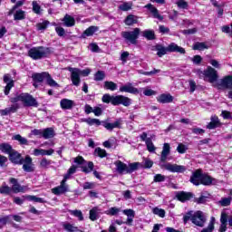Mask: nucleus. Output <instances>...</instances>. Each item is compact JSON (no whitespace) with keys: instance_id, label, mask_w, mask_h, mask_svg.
Masks as SVG:
<instances>
[{"instance_id":"obj_36","label":"nucleus","mask_w":232,"mask_h":232,"mask_svg":"<svg viewBox=\"0 0 232 232\" xmlns=\"http://www.w3.org/2000/svg\"><path fill=\"white\" fill-rule=\"evenodd\" d=\"M118 8L119 10H121V12H130V10L133 8V2H124L120 5Z\"/></svg>"},{"instance_id":"obj_41","label":"nucleus","mask_w":232,"mask_h":232,"mask_svg":"<svg viewBox=\"0 0 232 232\" xmlns=\"http://www.w3.org/2000/svg\"><path fill=\"white\" fill-rule=\"evenodd\" d=\"M208 48L209 47L204 42H197L193 45V50H198L199 52H202L203 50H208Z\"/></svg>"},{"instance_id":"obj_38","label":"nucleus","mask_w":232,"mask_h":232,"mask_svg":"<svg viewBox=\"0 0 232 232\" xmlns=\"http://www.w3.org/2000/svg\"><path fill=\"white\" fill-rule=\"evenodd\" d=\"M104 90H110L111 92H115L117 90V83L110 81H105L103 83Z\"/></svg>"},{"instance_id":"obj_34","label":"nucleus","mask_w":232,"mask_h":232,"mask_svg":"<svg viewBox=\"0 0 232 232\" xmlns=\"http://www.w3.org/2000/svg\"><path fill=\"white\" fill-rule=\"evenodd\" d=\"M24 198H27L29 201L38 202L39 204H46V199L43 198H37V196H23Z\"/></svg>"},{"instance_id":"obj_20","label":"nucleus","mask_w":232,"mask_h":232,"mask_svg":"<svg viewBox=\"0 0 232 232\" xmlns=\"http://www.w3.org/2000/svg\"><path fill=\"white\" fill-rule=\"evenodd\" d=\"M170 153H171V146L169 145V143H164L160 161L165 164L166 160H168V156Z\"/></svg>"},{"instance_id":"obj_6","label":"nucleus","mask_w":232,"mask_h":232,"mask_svg":"<svg viewBox=\"0 0 232 232\" xmlns=\"http://www.w3.org/2000/svg\"><path fill=\"white\" fill-rule=\"evenodd\" d=\"M198 73L200 78L204 79V81L208 79L210 84H213V82H217L218 81V72H217V70H215V68L211 66H208L207 69H205L204 71L199 70Z\"/></svg>"},{"instance_id":"obj_42","label":"nucleus","mask_w":232,"mask_h":232,"mask_svg":"<svg viewBox=\"0 0 232 232\" xmlns=\"http://www.w3.org/2000/svg\"><path fill=\"white\" fill-rule=\"evenodd\" d=\"M93 168H95L93 161H88L87 167L82 166V171L85 174L92 173V171H93Z\"/></svg>"},{"instance_id":"obj_16","label":"nucleus","mask_w":232,"mask_h":232,"mask_svg":"<svg viewBox=\"0 0 232 232\" xmlns=\"http://www.w3.org/2000/svg\"><path fill=\"white\" fill-rule=\"evenodd\" d=\"M120 92L131 93L132 95H139V93H140V91H139L137 87H133L131 82H128L127 84L121 86Z\"/></svg>"},{"instance_id":"obj_25","label":"nucleus","mask_w":232,"mask_h":232,"mask_svg":"<svg viewBox=\"0 0 232 232\" xmlns=\"http://www.w3.org/2000/svg\"><path fill=\"white\" fill-rule=\"evenodd\" d=\"M145 8H148V10H150V12L152 14L154 19H159L160 21H162L164 19V16H162V15H160V14H159V9H157V7L153 6V5L148 4L145 5Z\"/></svg>"},{"instance_id":"obj_3","label":"nucleus","mask_w":232,"mask_h":232,"mask_svg":"<svg viewBox=\"0 0 232 232\" xmlns=\"http://www.w3.org/2000/svg\"><path fill=\"white\" fill-rule=\"evenodd\" d=\"M191 220L194 226H198V227H204V224H206V217H204V212L198 210L193 214L192 210H189L183 216V224H188Z\"/></svg>"},{"instance_id":"obj_7","label":"nucleus","mask_w":232,"mask_h":232,"mask_svg":"<svg viewBox=\"0 0 232 232\" xmlns=\"http://www.w3.org/2000/svg\"><path fill=\"white\" fill-rule=\"evenodd\" d=\"M140 35V29L136 27L133 31H123L121 32V37L126 41H129L131 44H137V39Z\"/></svg>"},{"instance_id":"obj_24","label":"nucleus","mask_w":232,"mask_h":232,"mask_svg":"<svg viewBox=\"0 0 232 232\" xmlns=\"http://www.w3.org/2000/svg\"><path fill=\"white\" fill-rule=\"evenodd\" d=\"M95 32H99V26H89L80 36V39H86V37H92Z\"/></svg>"},{"instance_id":"obj_63","label":"nucleus","mask_w":232,"mask_h":232,"mask_svg":"<svg viewBox=\"0 0 232 232\" xmlns=\"http://www.w3.org/2000/svg\"><path fill=\"white\" fill-rule=\"evenodd\" d=\"M166 180V176L162 174H156L153 179V182H164Z\"/></svg>"},{"instance_id":"obj_48","label":"nucleus","mask_w":232,"mask_h":232,"mask_svg":"<svg viewBox=\"0 0 232 232\" xmlns=\"http://www.w3.org/2000/svg\"><path fill=\"white\" fill-rule=\"evenodd\" d=\"M99 217V214L97 213V208H92L89 212V218L92 222H95Z\"/></svg>"},{"instance_id":"obj_47","label":"nucleus","mask_w":232,"mask_h":232,"mask_svg":"<svg viewBox=\"0 0 232 232\" xmlns=\"http://www.w3.org/2000/svg\"><path fill=\"white\" fill-rule=\"evenodd\" d=\"M106 79V72L104 71H98L94 74V81H104Z\"/></svg>"},{"instance_id":"obj_2","label":"nucleus","mask_w":232,"mask_h":232,"mask_svg":"<svg viewBox=\"0 0 232 232\" xmlns=\"http://www.w3.org/2000/svg\"><path fill=\"white\" fill-rule=\"evenodd\" d=\"M102 101L105 104L111 103L112 106H121V104L126 108H128V106H131V100L124 95L113 96L106 93L102 96Z\"/></svg>"},{"instance_id":"obj_31","label":"nucleus","mask_w":232,"mask_h":232,"mask_svg":"<svg viewBox=\"0 0 232 232\" xmlns=\"http://www.w3.org/2000/svg\"><path fill=\"white\" fill-rule=\"evenodd\" d=\"M140 162H132L127 165V174L131 175L134 171H137L140 168Z\"/></svg>"},{"instance_id":"obj_8","label":"nucleus","mask_w":232,"mask_h":232,"mask_svg":"<svg viewBox=\"0 0 232 232\" xmlns=\"http://www.w3.org/2000/svg\"><path fill=\"white\" fill-rule=\"evenodd\" d=\"M161 169H167L170 173H184L188 169L186 166L179 164L165 163L160 165Z\"/></svg>"},{"instance_id":"obj_43","label":"nucleus","mask_w":232,"mask_h":232,"mask_svg":"<svg viewBox=\"0 0 232 232\" xmlns=\"http://www.w3.org/2000/svg\"><path fill=\"white\" fill-rule=\"evenodd\" d=\"M32 6H33L34 14H36V15H41L43 12V8H41V5H39L37 1H33Z\"/></svg>"},{"instance_id":"obj_51","label":"nucleus","mask_w":232,"mask_h":232,"mask_svg":"<svg viewBox=\"0 0 232 232\" xmlns=\"http://www.w3.org/2000/svg\"><path fill=\"white\" fill-rule=\"evenodd\" d=\"M45 80L48 86H52V87L59 86V83H57V82H55V80L52 78V75H50V72H47V77L45 78Z\"/></svg>"},{"instance_id":"obj_61","label":"nucleus","mask_w":232,"mask_h":232,"mask_svg":"<svg viewBox=\"0 0 232 232\" xmlns=\"http://www.w3.org/2000/svg\"><path fill=\"white\" fill-rule=\"evenodd\" d=\"M142 168H144V169H150V168H153V160H150V159H145L144 160V166H142Z\"/></svg>"},{"instance_id":"obj_21","label":"nucleus","mask_w":232,"mask_h":232,"mask_svg":"<svg viewBox=\"0 0 232 232\" xmlns=\"http://www.w3.org/2000/svg\"><path fill=\"white\" fill-rule=\"evenodd\" d=\"M222 126V122L218 119V116H211L210 122L207 125V130H217V128H220Z\"/></svg>"},{"instance_id":"obj_28","label":"nucleus","mask_w":232,"mask_h":232,"mask_svg":"<svg viewBox=\"0 0 232 232\" xmlns=\"http://www.w3.org/2000/svg\"><path fill=\"white\" fill-rule=\"evenodd\" d=\"M62 21L67 28H72V26H75V18L68 14L64 15Z\"/></svg>"},{"instance_id":"obj_15","label":"nucleus","mask_w":232,"mask_h":232,"mask_svg":"<svg viewBox=\"0 0 232 232\" xmlns=\"http://www.w3.org/2000/svg\"><path fill=\"white\" fill-rule=\"evenodd\" d=\"M194 197H195V194H193L192 192H186L184 190L178 191L176 192V195H175V198H177L179 202H182V204H184V202L189 201Z\"/></svg>"},{"instance_id":"obj_55","label":"nucleus","mask_w":232,"mask_h":232,"mask_svg":"<svg viewBox=\"0 0 232 232\" xmlns=\"http://www.w3.org/2000/svg\"><path fill=\"white\" fill-rule=\"evenodd\" d=\"M63 227L65 231H68V232H77L78 231V227H73V225H72L70 223L63 224Z\"/></svg>"},{"instance_id":"obj_39","label":"nucleus","mask_w":232,"mask_h":232,"mask_svg":"<svg viewBox=\"0 0 232 232\" xmlns=\"http://www.w3.org/2000/svg\"><path fill=\"white\" fill-rule=\"evenodd\" d=\"M215 217H211L208 227L203 228L200 232H213L215 230Z\"/></svg>"},{"instance_id":"obj_62","label":"nucleus","mask_w":232,"mask_h":232,"mask_svg":"<svg viewBox=\"0 0 232 232\" xmlns=\"http://www.w3.org/2000/svg\"><path fill=\"white\" fill-rule=\"evenodd\" d=\"M6 162H8V158L0 154V168H7Z\"/></svg>"},{"instance_id":"obj_29","label":"nucleus","mask_w":232,"mask_h":232,"mask_svg":"<svg viewBox=\"0 0 232 232\" xmlns=\"http://www.w3.org/2000/svg\"><path fill=\"white\" fill-rule=\"evenodd\" d=\"M62 110H72L73 108V101L68 99H62L60 102Z\"/></svg>"},{"instance_id":"obj_35","label":"nucleus","mask_w":232,"mask_h":232,"mask_svg":"<svg viewBox=\"0 0 232 232\" xmlns=\"http://www.w3.org/2000/svg\"><path fill=\"white\" fill-rule=\"evenodd\" d=\"M14 21H23L24 19H26V13L24 10L19 9L14 13Z\"/></svg>"},{"instance_id":"obj_33","label":"nucleus","mask_w":232,"mask_h":232,"mask_svg":"<svg viewBox=\"0 0 232 232\" xmlns=\"http://www.w3.org/2000/svg\"><path fill=\"white\" fill-rule=\"evenodd\" d=\"M68 187H55L53 188H52V193H53V195H63V193H68Z\"/></svg>"},{"instance_id":"obj_19","label":"nucleus","mask_w":232,"mask_h":232,"mask_svg":"<svg viewBox=\"0 0 232 232\" xmlns=\"http://www.w3.org/2000/svg\"><path fill=\"white\" fill-rule=\"evenodd\" d=\"M9 182L10 184H13L11 188V191H13V193H24V187L19 184V181L17 180V179L10 178Z\"/></svg>"},{"instance_id":"obj_14","label":"nucleus","mask_w":232,"mask_h":232,"mask_svg":"<svg viewBox=\"0 0 232 232\" xmlns=\"http://www.w3.org/2000/svg\"><path fill=\"white\" fill-rule=\"evenodd\" d=\"M48 76L47 72H34L32 74V79H33V86L34 88H38V84H41V82H44L46 77Z\"/></svg>"},{"instance_id":"obj_30","label":"nucleus","mask_w":232,"mask_h":232,"mask_svg":"<svg viewBox=\"0 0 232 232\" xmlns=\"http://www.w3.org/2000/svg\"><path fill=\"white\" fill-rule=\"evenodd\" d=\"M55 137V130L53 128H46L43 130V139H53Z\"/></svg>"},{"instance_id":"obj_49","label":"nucleus","mask_w":232,"mask_h":232,"mask_svg":"<svg viewBox=\"0 0 232 232\" xmlns=\"http://www.w3.org/2000/svg\"><path fill=\"white\" fill-rule=\"evenodd\" d=\"M70 215H72V217H76L78 220L82 221L84 220V216H82V211L81 210H70Z\"/></svg>"},{"instance_id":"obj_22","label":"nucleus","mask_w":232,"mask_h":232,"mask_svg":"<svg viewBox=\"0 0 232 232\" xmlns=\"http://www.w3.org/2000/svg\"><path fill=\"white\" fill-rule=\"evenodd\" d=\"M116 167V171L119 175H124V173L128 174V165L121 160H118L114 162Z\"/></svg>"},{"instance_id":"obj_13","label":"nucleus","mask_w":232,"mask_h":232,"mask_svg":"<svg viewBox=\"0 0 232 232\" xmlns=\"http://www.w3.org/2000/svg\"><path fill=\"white\" fill-rule=\"evenodd\" d=\"M122 122H124L122 118H119V119H116V121L112 123H110L108 121H102V124L103 128H106L109 131H112L113 130H115V128H118V130H121Z\"/></svg>"},{"instance_id":"obj_10","label":"nucleus","mask_w":232,"mask_h":232,"mask_svg":"<svg viewBox=\"0 0 232 232\" xmlns=\"http://www.w3.org/2000/svg\"><path fill=\"white\" fill-rule=\"evenodd\" d=\"M23 104L27 108H39V102H37V100L28 92H24Z\"/></svg>"},{"instance_id":"obj_17","label":"nucleus","mask_w":232,"mask_h":232,"mask_svg":"<svg viewBox=\"0 0 232 232\" xmlns=\"http://www.w3.org/2000/svg\"><path fill=\"white\" fill-rule=\"evenodd\" d=\"M217 179L208 173H202L200 186H215Z\"/></svg>"},{"instance_id":"obj_44","label":"nucleus","mask_w":232,"mask_h":232,"mask_svg":"<svg viewBox=\"0 0 232 232\" xmlns=\"http://www.w3.org/2000/svg\"><path fill=\"white\" fill-rule=\"evenodd\" d=\"M13 139L17 140L22 146H28V140L26 138H23L21 134L14 135Z\"/></svg>"},{"instance_id":"obj_5","label":"nucleus","mask_w":232,"mask_h":232,"mask_svg":"<svg viewBox=\"0 0 232 232\" xmlns=\"http://www.w3.org/2000/svg\"><path fill=\"white\" fill-rule=\"evenodd\" d=\"M67 70L71 72V81L73 86H79L81 84V75L82 77H88L92 73V69L90 68L81 70L79 68L67 67Z\"/></svg>"},{"instance_id":"obj_18","label":"nucleus","mask_w":232,"mask_h":232,"mask_svg":"<svg viewBox=\"0 0 232 232\" xmlns=\"http://www.w3.org/2000/svg\"><path fill=\"white\" fill-rule=\"evenodd\" d=\"M189 182L193 184V186H200V182H202V170L197 169L190 176Z\"/></svg>"},{"instance_id":"obj_37","label":"nucleus","mask_w":232,"mask_h":232,"mask_svg":"<svg viewBox=\"0 0 232 232\" xmlns=\"http://www.w3.org/2000/svg\"><path fill=\"white\" fill-rule=\"evenodd\" d=\"M143 37H146L148 41H155V39H157V36L155 35V31L153 30L143 31Z\"/></svg>"},{"instance_id":"obj_12","label":"nucleus","mask_w":232,"mask_h":232,"mask_svg":"<svg viewBox=\"0 0 232 232\" xmlns=\"http://www.w3.org/2000/svg\"><path fill=\"white\" fill-rule=\"evenodd\" d=\"M3 82L6 84L4 90L5 95H10V90L15 86V82L12 79L10 73H5L3 77Z\"/></svg>"},{"instance_id":"obj_27","label":"nucleus","mask_w":232,"mask_h":232,"mask_svg":"<svg viewBox=\"0 0 232 232\" xmlns=\"http://www.w3.org/2000/svg\"><path fill=\"white\" fill-rule=\"evenodd\" d=\"M220 86L226 90H232V75H227L221 79Z\"/></svg>"},{"instance_id":"obj_53","label":"nucleus","mask_w":232,"mask_h":232,"mask_svg":"<svg viewBox=\"0 0 232 232\" xmlns=\"http://www.w3.org/2000/svg\"><path fill=\"white\" fill-rule=\"evenodd\" d=\"M152 213L154 215H158V217H160V218H164V217H166V210H164L162 208H154L152 209Z\"/></svg>"},{"instance_id":"obj_23","label":"nucleus","mask_w":232,"mask_h":232,"mask_svg":"<svg viewBox=\"0 0 232 232\" xmlns=\"http://www.w3.org/2000/svg\"><path fill=\"white\" fill-rule=\"evenodd\" d=\"M173 99L170 93H162L157 97V101L160 104H169L173 102Z\"/></svg>"},{"instance_id":"obj_56","label":"nucleus","mask_w":232,"mask_h":232,"mask_svg":"<svg viewBox=\"0 0 232 232\" xmlns=\"http://www.w3.org/2000/svg\"><path fill=\"white\" fill-rule=\"evenodd\" d=\"M50 24V21L45 20L42 23L36 24V30L41 31V30H46L48 28V25Z\"/></svg>"},{"instance_id":"obj_50","label":"nucleus","mask_w":232,"mask_h":232,"mask_svg":"<svg viewBox=\"0 0 232 232\" xmlns=\"http://www.w3.org/2000/svg\"><path fill=\"white\" fill-rule=\"evenodd\" d=\"M94 153H96L100 157V159H104L105 157H108V152H106V150L101 149L100 147L94 150Z\"/></svg>"},{"instance_id":"obj_59","label":"nucleus","mask_w":232,"mask_h":232,"mask_svg":"<svg viewBox=\"0 0 232 232\" xmlns=\"http://www.w3.org/2000/svg\"><path fill=\"white\" fill-rule=\"evenodd\" d=\"M176 5L179 8H182L183 10H188V8H189V5L186 0H178Z\"/></svg>"},{"instance_id":"obj_60","label":"nucleus","mask_w":232,"mask_h":232,"mask_svg":"<svg viewBox=\"0 0 232 232\" xmlns=\"http://www.w3.org/2000/svg\"><path fill=\"white\" fill-rule=\"evenodd\" d=\"M194 202L196 204H206L208 202V197L201 194L199 198H195Z\"/></svg>"},{"instance_id":"obj_32","label":"nucleus","mask_w":232,"mask_h":232,"mask_svg":"<svg viewBox=\"0 0 232 232\" xmlns=\"http://www.w3.org/2000/svg\"><path fill=\"white\" fill-rule=\"evenodd\" d=\"M13 150L14 149L12 148V145H10L9 143L0 144V151H2V153H6L9 156Z\"/></svg>"},{"instance_id":"obj_64","label":"nucleus","mask_w":232,"mask_h":232,"mask_svg":"<svg viewBox=\"0 0 232 232\" xmlns=\"http://www.w3.org/2000/svg\"><path fill=\"white\" fill-rule=\"evenodd\" d=\"M220 204L223 207H227V206H231V198H223L220 200Z\"/></svg>"},{"instance_id":"obj_26","label":"nucleus","mask_w":232,"mask_h":232,"mask_svg":"<svg viewBox=\"0 0 232 232\" xmlns=\"http://www.w3.org/2000/svg\"><path fill=\"white\" fill-rule=\"evenodd\" d=\"M219 232L227 231V213L221 212Z\"/></svg>"},{"instance_id":"obj_57","label":"nucleus","mask_w":232,"mask_h":232,"mask_svg":"<svg viewBox=\"0 0 232 232\" xmlns=\"http://www.w3.org/2000/svg\"><path fill=\"white\" fill-rule=\"evenodd\" d=\"M85 122L89 124V126H101L102 122L99 121V119L95 118H88L85 120Z\"/></svg>"},{"instance_id":"obj_9","label":"nucleus","mask_w":232,"mask_h":232,"mask_svg":"<svg viewBox=\"0 0 232 232\" xmlns=\"http://www.w3.org/2000/svg\"><path fill=\"white\" fill-rule=\"evenodd\" d=\"M8 159L12 164L14 166H23V162L24 160V158L19 151L14 150L10 155L8 156Z\"/></svg>"},{"instance_id":"obj_46","label":"nucleus","mask_w":232,"mask_h":232,"mask_svg":"<svg viewBox=\"0 0 232 232\" xmlns=\"http://www.w3.org/2000/svg\"><path fill=\"white\" fill-rule=\"evenodd\" d=\"M105 213H106V215H109L110 217H116V215H119V213H121V208H119L117 207H111Z\"/></svg>"},{"instance_id":"obj_11","label":"nucleus","mask_w":232,"mask_h":232,"mask_svg":"<svg viewBox=\"0 0 232 232\" xmlns=\"http://www.w3.org/2000/svg\"><path fill=\"white\" fill-rule=\"evenodd\" d=\"M23 169L25 173H34L35 171V165L34 164V160L30 155H26L23 161Z\"/></svg>"},{"instance_id":"obj_40","label":"nucleus","mask_w":232,"mask_h":232,"mask_svg":"<svg viewBox=\"0 0 232 232\" xmlns=\"http://www.w3.org/2000/svg\"><path fill=\"white\" fill-rule=\"evenodd\" d=\"M124 23H125V24H127V26H131L133 24H137L138 21H137V19H135V15L129 14L125 18Z\"/></svg>"},{"instance_id":"obj_45","label":"nucleus","mask_w":232,"mask_h":232,"mask_svg":"<svg viewBox=\"0 0 232 232\" xmlns=\"http://www.w3.org/2000/svg\"><path fill=\"white\" fill-rule=\"evenodd\" d=\"M145 144L150 153H153L155 151L156 148L155 145L153 144V140H151V138H147Z\"/></svg>"},{"instance_id":"obj_54","label":"nucleus","mask_w":232,"mask_h":232,"mask_svg":"<svg viewBox=\"0 0 232 232\" xmlns=\"http://www.w3.org/2000/svg\"><path fill=\"white\" fill-rule=\"evenodd\" d=\"M24 96V92H22V93L16 95L15 97L11 98L10 102H12L13 104H17V102H23Z\"/></svg>"},{"instance_id":"obj_1","label":"nucleus","mask_w":232,"mask_h":232,"mask_svg":"<svg viewBox=\"0 0 232 232\" xmlns=\"http://www.w3.org/2000/svg\"><path fill=\"white\" fill-rule=\"evenodd\" d=\"M53 53L52 47L37 46L32 47L28 50L27 55L33 61H40L41 59H46Z\"/></svg>"},{"instance_id":"obj_4","label":"nucleus","mask_w":232,"mask_h":232,"mask_svg":"<svg viewBox=\"0 0 232 232\" xmlns=\"http://www.w3.org/2000/svg\"><path fill=\"white\" fill-rule=\"evenodd\" d=\"M153 48L154 50H156L158 57H164V55H166L168 52L170 53H181L183 55L184 53H186V49L179 46L175 43H171L167 47H164V45L158 44Z\"/></svg>"},{"instance_id":"obj_58","label":"nucleus","mask_w":232,"mask_h":232,"mask_svg":"<svg viewBox=\"0 0 232 232\" xmlns=\"http://www.w3.org/2000/svg\"><path fill=\"white\" fill-rule=\"evenodd\" d=\"M12 193V188L7 185L0 187V194L1 195H10Z\"/></svg>"},{"instance_id":"obj_52","label":"nucleus","mask_w":232,"mask_h":232,"mask_svg":"<svg viewBox=\"0 0 232 232\" xmlns=\"http://www.w3.org/2000/svg\"><path fill=\"white\" fill-rule=\"evenodd\" d=\"M51 164H52V160L43 158L40 161V168H43L44 169H48V166H51Z\"/></svg>"}]
</instances>
